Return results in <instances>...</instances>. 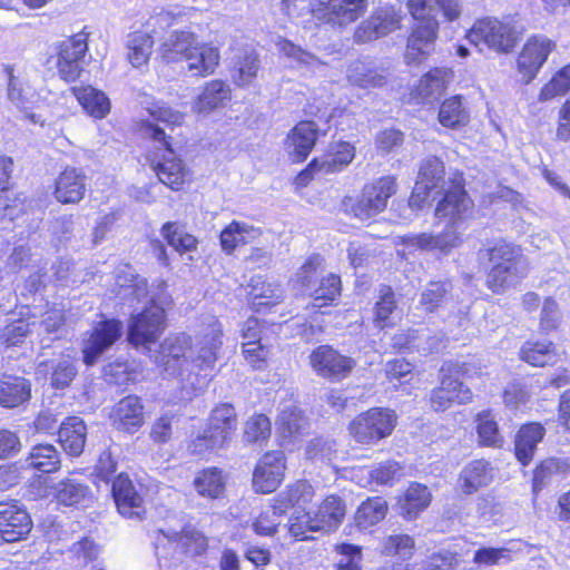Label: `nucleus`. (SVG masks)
Listing matches in <instances>:
<instances>
[{"mask_svg": "<svg viewBox=\"0 0 570 570\" xmlns=\"http://www.w3.org/2000/svg\"><path fill=\"white\" fill-rule=\"evenodd\" d=\"M491 268L487 276V285L493 293L515 286L529 273V262L520 247L498 243L489 249Z\"/></svg>", "mask_w": 570, "mask_h": 570, "instance_id": "nucleus-1", "label": "nucleus"}, {"mask_svg": "<svg viewBox=\"0 0 570 570\" xmlns=\"http://www.w3.org/2000/svg\"><path fill=\"white\" fill-rule=\"evenodd\" d=\"M142 135L154 140L155 150L148 156L150 165L158 179L169 188L178 190L186 181L188 169L183 159L171 149L169 136L164 128L151 122L144 126Z\"/></svg>", "mask_w": 570, "mask_h": 570, "instance_id": "nucleus-2", "label": "nucleus"}, {"mask_svg": "<svg viewBox=\"0 0 570 570\" xmlns=\"http://www.w3.org/2000/svg\"><path fill=\"white\" fill-rule=\"evenodd\" d=\"M519 36L512 18L499 20L487 17L474 22L466 38L481 50L485 47L497 53H510L517 46Z\"/></svg>", "mask_w": 570, "mask_h": 570, "instance_id": "nucleus-3", "label": "nucleus"}, {"mask_svg": "<svg viewBox=\"0 0 570 570\" xmlns=\"http://www.w3.org/2000/svg\"><path fill=\"white\" fill-rule=\"evenodd\" d=\"M237 429V415L229 403H222L212 410L207 429L189 445L193 454L203 455L208 451L226 446Z\"/></svg>", "mask_w": 570, "mask_h": 570, "instance_id": "nucleus-4", "label": "nucleus"}, {"mask_svg": "<svg viewBox=\"0 0 570 570\" xmlns=\"http://www.w3.org/2000/svg\"><path fill=\"white\" fill-rule=\"evenodd\" d=\"M395 424L394 411L374 407L357 415L350 424V432L356 442L371 444L389 436Z\"/></svg>", "mask_w": 570, "mask_h": 570, "instance_id": "nucleus-5", "label": "nucleus"}, {"mask_svg": "<svg viewBox=\"0 0 570 570\" xmlns=\"http://www.w3.org/2000/svg\"><path fill=\"white\" fill-rule=\"evenodd\" d=\"M190 354L191 337L185 333L171 334L160 344L155 362L169 375L184 379L185 372H190Z\"/></svg>", "mask_w": 570, "mask_h": 570, "instance_id": "nucleus-6", "label": "nucleus"}, {"mask_svg": "<svg viewBox=\"0 0 570 570\" xmlns=\"http://www.w3.org/2000/svg\"><path fill=\"white\" fill-rule=\"evenodd\" d=\"M122 334V324L117 320L98 322L82 337L81 353L83 363L95 365L100 356L112 346Z\"/></svg>", "mask_w": 570, "mask_h": 570, "instance_id": "nucleus-7", "label": "nucleus"}, {"mask_svg": "<svg viewBox=\"0 0 570 570\" xmlns=\"http://www.w3.org/2000/svg\"><path fill=\"white\" fill-rule=\"evenodd\" d=\"M367 7V0H315L313 16L325 23L346 27L361 18Z\"/></svg>", "mask_w": 570, "mask_h": 570, "instance_id": "nucleus-8", "label": "nucleus"}, {"mask_svg": "<svg viewBox=\"0 0 570 570\" xmlns=\"http://www.w3.org/2000/svg\"><path fill=\"white\" fill-rule=\"evenodd\" d=\"M556 42L546 36H532L523 45L517 60L518 72L524 83H530L539 73Z\"/></svg>", "mask_w": 570, "mask_h": 570, "instance_id": "nucleus-9", "label": "nucleus"}, {"mask_svg": "<svg viewBox=\"0 0 570 570\" xmlns=\"http://www.w3.org/2000/svg\"><path fill=\"white\" fill-rule=\"evenodd\" d=\"M445 167L441 159L431 156L422 160L419 169L417 179L409 199V205L413 209H421L433 189L445 188Z\"/></svg>", "mask_w": 570, "mask_h": 570, "instance_id": "nucleus-10", "label": "nucleus"}, {"mask_svg": "<svg viewBox=\"0 0 570 570\" xmlns=\"http://www.w3.org/2000/svg\"><path fill=\"white\" fill-rule=\"evenodd\" d=\"M88 51V33L78 32L58 45L57 69L62 79L75 81L82 71V61Z\"/></svg>", "mask_w": 570, "mask_h": 570, "instance_id": "nucleus-11", "label": "nucleus"}, {"mask_svg": "<svg viewBox=\"0 0 570 570\" xmlns=\"http://www.w3.org/2000/svg\"><path fill=\"white\" fill-rule=\"evenodd\" d=\"M397 190V183L394 176H383L363 188L362 197L354 208L355 216L366 219L383 212L387 200Z\"/></svg>", "mask_w": 570, "mask_h": 570, "instance_id": "nucleus-12", "label": "nucleus"}, {"mask_svg": "<svg viewBox=\"0 0 570 570\" xmlns=\"http://www.w3.org/2000/svg\"><path fill=\"white\" fill-rule=\"evenodd\" d=\"M309 364L314 372L324 377L340 381L350 375L356 362L328 345L316 347L309 355Z\"/></svg>", "mask_w": 570, "mask_h": 570, "instance_id": "nucleus-13", "label": "nucleus"}, {"mask_svg": "<svg viewBox=\"0 0 570 570\" xmlns=\"http://www.w3.org/2000/svg\"><path fill=\"white\" fill-rule=\"evenodd\" d=\"M355 157V148L350 142L336 144L332 151L320 158H315L305 170L299 173L296 180L298 185H307L316 174H333L341 171Z\"/></svg>", "mask_w": 570, "mask_h": 570, "instance_id": "nucleus-14", "label": "nucleus"}, {"mask_svg": "<svg viewBox=\"0 0 570 570\" xmlns=\"http://www.w3.org/2000/svg\"><path fill=\"white\" fill-rule=\"evenodd\" d=\"M111 493L118 512L126 519L141 521L146 514L145 500L125 473L112 481Z\"/></svg>", "mask_w": 570, "mask_h": 570, "instance_id": "nucleus-15", "label": "nucleus"}, {"mask_svg": "<svg viewBox=\"0 0 570 570\" xmlns=\"http://www.w3.org/2000/svg\"><path fill=\"white\" fill-rule=\"evenodd\" d=\"M223 326L212 318L203 328L196 350L190 354V368L196 367L199 371L213 370L217 361V351L222 347Z\"/></svg>", "mask_w": 570, "mask_h": 570, "instance_id": "nucleus-16", "label": "nucleus"}, {"mask_svg": "<svg viewBox=\"0 0 570 570\" xmlns=\"http://www.w3.org/2000/svg\"><path fill=\"white\" fill-rule=\"evenodd\" d=\"M166 328V315L161 311L145 308L134 315L128 325V340L132 345L155 343Z\"/></svg>", "mask_w": 570, "mask_h": 570, "instance_id": "nucleus-17", "label": "nucleus"}, {"mask_svg": "<svg viewBox=\"0 0 570 570\" xmlns=\"http://www.w3.org/2000/svg\"><path fill=\"white\" fill-rule=\"evenodd\" d=\"M286 469L285 454L272 451L263 455L253 473V487L256 492L271 493L281 484Z\"/></svg>", "mask_w": 570, "mask_h": 570, "instance_id": "nucleus-18", "label": "nucleus"}, {"mask_svg": "<svg viewBox=\"0 0 570 570\" xmlns=\"http://www.w3.org/2000/svg\"><path fill=\"white\" fill-rule=\"evenodd\" d=\"M401 14L393 7H381L355 30L356 42H368L401 27Z\"/></svg>", "mask_w": 570, "mask_h": 570, "instance_id": "nucleus-19", "label": "nucleus"}, {"mask_svg": "<svg viewBox=\"0 0 570 570\" xmlns=\"http://www.w3.org/2000/svg\"><path fill=\"white\" fill-rule=\"evenodd\" d=\"M473 202L461 185H452L439 202L435 216L445 219L450 225L458 226L472 216Z\"/></svg>", "mask_w": 570, "mask_h": 570, "instance_id": "nucleus-20", "label": "nucleus"}, {"mask_svg": "<svg viewBox=\"0 0 570 570\" xmlns=\"http://www.w3.org/2000/svg\"><path fill=\"white\" fill-rule=\"evenodd\" d=\"M31 528V519L24 509L16 502H0V538L3 541H19L26 538Z\"/></svg>", "mask_w": 570, "mask_h": 570, "instance_id": "nucleus-21", "label": "nucleus"}, {"mask_svg": "<svg viewBox=\"0 0 570 570\" xmlns=\"http://www.w3.org/2000/svg\"><path fill=\"white\" fill-rule=\"evenodd\" d=\"M438 31V20H430L428 24H416L413 28L404 53L407 65H419L434 51Z\"/></svg>", "mask_w": 570, "mask_h": 570, "instance_id": "nucleus-22", "label": "nucleus"}, {"mask_svg": "<svg viewBox=\"0 0 570 570\" xmlns=\"http://www.w3.org/2000/svg\"><path fill=\"white\" fill-rule=\"evenodd\" d=\"M472 401V392L458 377L444 375L439 387L430 395L431 407L439 412L445 411L453 403L465 404Z\"/></svg>", "mask_w": 570, "mask_h": 570, "instance_id": "nucleus-23", "label": "nucleus"}, {"mask_svg": "<svg viewBox=\"0 0 570 570\" xmlns=\"http://www.w3.org/2000/svg\"><path fill=\"white\" fill-rule=\"evenodd\" d=\"M318 135V126L314 121H301L286 139L287 150L293 161H304L312 151Z\"/></svg>", "mask_w": 570, "mask_h": 570, "instance_id": "nucleus-24", "label": "nucleus"}, {"mask_svg": "<svg viewBox=\"0 0 570 570\" xmlns=\"http://www.w3.org/2000/svg\"><path fill=\"white\" fill-rule=\"evenodd\" d=\"M144 406L136 395L121 399L112 409L114 425L122 431L135 432L144 423Z\"/></svg>", "mask_w": 570, "mask_h": 570, "instance_id": "nucleus-25", "label": "nucleus"}, {"mask_svg": "<svg viewBox=\"0 0 570 570\" xmlns=\"http://www.w3.org/2000/svg\"><path fill=\"white\" fill-rule=\"evenodd\" d=\"M86 191V176L76 168H66L56 179L55 198L61 204H78Z\"/></svg>", "mask_w": 570, "mask_h": 570, "instance_id": "nucleus-26", "label": "nucleus"}, {"mask_svg": "<svg viewBox=\"0 0 570 570\" xmlns=\"http://www.w3.org/2000/svg\"><path fill=\"white\" fill-rule=\"evenodd\" d=\"M275 46L278 53L288 61L292 68L316 72L326 66V63L314 53L286 38L278 37L275 40Z\"/></svg>", "mask_w": 570, "mask_h": 570, "instance_id": "nucleus-27", "label": "nucleus"}, {"mask_svg": "<svg viewBox=\"0 0 570 570\" xmlns=\"http://www.w3.org/2000/svg\"><path fill=\"white\" fill-rule=\"evenodd\" d=\"M493 480L491 463L485 460H473L465 465L459 475V488L465 494H473L488 487Z\"/></svg>", "mask_w": 570, "mask_h": 570, "instance_id": "nucleus-28", "label": "nucleus"}, {"mask_svg": "<svg viewBox=\"0 0 570 570\" xmlns=\"http://www.w3.org/2000/svg\"><path fill=\"white\" fill-rule=\"evenodd\" d=\"M230 99L229 86L219 79L208 81L193 104V111L209 114Z\"/></svg>", "mask_w": 570, "mask_h": 570, "instance_id": "nucleus-29", "label": "nucleus"}, {"mask_svg": "<svg viewBox=\"0 0 570 570\" xmlns=\"http://www.w3.org/2000/svg\"><path fill=\"white\" fill-rule=\"evenodd\" d=\"M220 55L218 48L212 43H202L197 40L195 48L190 50L185 59L187 68L193 75L206 77L212 75L219 63Z\"/></svg>", "mask_w": 570, "mask_h": 570, "instance_id": "nucleus-30", "label": "nucleus"}, {"mask_svg": "<svg viewBox=\"0 0 570 570\" xmlns=\"http://www.w3.org/2000/svg\"><path fill=\"white\" fill-rule=\"evenodd\" d=\"M58 435L61 446L69 455L78 456L82 453L87 438V426L80 417L71 416L62 421Z\"/></svg>", "mask_w": 570, "mask_h": 570, "instance_id": "nucleus-31", "label": "nucleus"}, {"mask_svg": "<svg viewBox=\"0 0 570 570\" xmlns=\"http://www.w3.org/2000/svg\"><path fill=\"white\" fill-rule=\"evenodd\" d=\"M262 235V230L249 224L233 220L219 235L222 249L230 255L239 245H246L254 242Z\"/></svg>", "mask_w": 570, "mask_h": 570, "instance_id": "nucleus-32", "label": "nucleus"}, {"mask_svg": "<svg viewBox=\"0 0 570 570\" xmlns=\"http://www.w3.org/2000/svg\"><path fill=\"white\" fill-rule=\"evenodd\" d=\"M197 37L189 31H173L160 45V56L167 62L185 60L195 48Z\"/></svg>", "mask_w": 570, "mask_h": 570, "instance_id": "nucleus-33", "label": "nucleus"}, {"mask_svg": "<svg viewBox=\"0 0 570 570\" xmlns=\"http://www.w3.org/2000/svg\"><path fill=\"white\" fill-rule=\"evenodd\" d=\"M154 47L151 32L138 30L129 33L126 39L127 60L137 69L147 66Z\"/></svg>", "mask_w": 570, "mask_h": 570, "instance_id": "nucleus-34", "label": "nucleus"}, {"mask_svg": "<svg viewBox=\"0 0 570 570\" xmlns=\"http://www.w3.org/2000/svg\"><path fill=\"white\" fill-rule=\"evenodd\" d=\"M60 453L50 443L33 445L24 459V465L42 473H53L60 468Z\"/></svg>", "mask_w": 570, "mask_h": 570, "instance_id": "nucleus-35", "label": "nucleus"}, {"mask_svg": "<svg viewBox=\"0 0 570 570\" xmlns=\"http://www.w3.org/2000/svg\"><path fill=\"white\" fill-rule=\"evenodd\" d=\"M431 501L432 493L429 488L414 482L399 500L401 514L407 520H413L430 505Z\"/></svg>", "mask_w": 570, "mask_h": 570, "instance_id": "nucleus-36", "label": "nucleus"}, {"mask_svg": "<svg viewBox=\"0 0 570 570\" xmlns=\"http://www.w3.org/2000/svg\"><path fill=\"white\" fill-rule=\"evenodd\" d=\"M453 72L449 68H434L422 76L416 87L417 95L429 102H432L444 92L452 80Z\"/></svg>", "mask_w": 570, "mask_h": 570, "instance_id": "nucleus-37", "label": "nucleus"}, {"mask_svg": "<svg viewBox=\"0 0 570 570\" xmlns=\"http://www.w3.org/2000/svg\"><path fill=\"white\" fill-rule=\"evenodd\" d=\"M546 433L544 428L539 423H529L519 430L514 448L518 460L523 464H528L534 454L537 444L541 442Z\"/></svg>", "mask_w": 570, "mask_h": 570, "instance_id": "nucleus-38", "label": "nucleus"}, {"mask_svg": "<svg viewBox=\"0 0 570 570\" xmlns=\"http://www.w3.org/2000/svg\"><path fill=\"white\" fill-rule=\"evenodd\" d=\"M72 91L89 116L102 119L110 112V100L104 91L91 86L75 87Z\"/></svg>", "mask_w": 570, "mask_h": 570, "instance_id": "nucleus-39", "label": "nucleus"}, {"mask_svg": "<svg viewBox=\"0 0 570 570\" xmlns=\"http://www.w3.org/2000/svg\"><path fill=\"white\" fill-rule=\"evenodd\" d=\"M159 532L169 541L177 542L181 549L191 556H200L207 549V538L191 525L184 527L180 531L171 528L160 529Z\"/></svg>", "mask_w": 570, "mask_h": 570, "instance_id": "nucleus-40", "label": "nucleus"}, {"mask_svg": "<svg viewBox=\"0 0 570 570\" xmlns=\"http://www.w3.org/2000/svg\"><path fill=\"white\" fill-rule=\"evenodd\" d=\"M346 77L353 86L361 88L382 87L386 82V76L383 70L361 60L354 61L348 66Z\"/></svg>", "mask_w": 570, "mask_h": 570, "instance_id": "nucleus-41", "label": "nucleus"}, {"mask_svg": "<svg viewBox=\"0 0 570 570\" xmlns=\"http://www.w3.org/2000/svg\"><path fill=\"white\" fill-rule=\"evenodd\" d=\"M30 397V384L23 377L3 375L0 380V404L14 407Z\"/></svg>", "mask_w": 570, "mask_h": 570, "instance_id": "nucleus-42", "label": "nucleus"}, {"mask_svg": "<svg viewBox=\"0 0 570 570\" xmlns=\"http://www.w3.org/2000/svg\"><path fill=\"white\" fill-rule=\"evenodd\" d=\"M8 76V98L18 108L30 109L37 101L35 89L23 79L13 75L10 66L6 67Z\"/></svg>", "mask_w": 570, "mask_h": 570, "instance_id": "nucleus-43", "label": "nucleus"}, {"mask_svg": "<svg viewBox=\"0 0 570 570\" xmlns=\"http://www.w3.org/2000/svg\"><path fill=\"white\" fill-rule=\"evenodd\" d=\"M455 227L456 226L450 225L445 232L439 235H431L426 233L414 235L410 240L412 245L417 246L421 249H439L441 252H448L451 248L456 247L461 242L460 234L456 233Z\"/></svg>", "mask_w": 570, "mask_h": 570, "instance_id": "nucleus-44", "label": "nucleus"}, {"mask_svg": "<svg viewBox=\"0 0 570 570\" xmlns=\"http://www.w3.org/2000/svg\"><path fill=\"white\" fill-rule=\"evenodd\" d=\"M160 233L167 244L180 254L197 249V238L188 233L184 225L177 222L165 223Z\"/></svg>", "mask_w": 570, "mask_h": 570, "instance_id": "nucleus-45", "label": "nucleus"}, {"mask_svg": "<svg viewBox=\"0 0 570 570\" xmlns=\"http://www.w3.org/2000/svg\"><path fill=\"white\" fill-rule=\"evenodd\" d=\"M259 70V59L255 50H245L239 53L233 67V80L238 87H246L253 82Z\"/></svg>", "mask_w": 570, "mask_h": 570, "instance_id": "nucleus-46", "label": "nucleus"}, {"mask_svg": "<svg viewBox=\"0 0 570 570\" xmlns=\"http://www.w3.org/2000/svg\"><path fill=\"white\" fill-rule=\"evenodd\" d=\"M314 497V488L307 481L299 480L294 484L287 487V489L281 492L275 500L276 503L287 511L288 508L297 507L299 509H306V505L312 501Z\"/></svg>", "mask_w": 570, "mask_h": 570, "instance_id": "nucleus-47", "label": "nucleus"}, {"mask_svg": "<svg viewBox=\"0 0 570 570\" xmlns=\"http://www.w3.org/2000/svg\"><path fill=\"white\" fill-rule=\"evenodd\" d=\"M469 111L462 102L461 96H453L445 99L439 110V121L448 128H460L468 125Z\"/></svg>", "mask_w": 570, "mask_h": 570, "instance_id": "nucleus-48", "label": "nucleus"}, {"mask_svg": "<svg viewBox=\"0 0 570 570\" xmlns=\"http://www.w3.org/2000/svg\"><path fill=\"white\" fill-rule=\"evenodd\" d=\"M53 494L58 503L63 505H76L86 501L90 495L87 485L76 479L67 478L53 487Z\"/></svg>", "mask_w": 570, "mask_h": 570, "instance_id": "nucleus-49", "label": "nucleus"}, {"mask_svg": "<svg viewBox=\"0 0 570 570\" xmlns=\"http://www.w3.org/2000/svg\"><path fill=\"white\" fill-rule=\"evenodd\" d=\"M314 514L320 525H324L322 531L330 532L342 522L345 507L340 498L331 495L322 502Z\"/></svg>", "mask_w": 570, "mask_h": 570, "instance_id": "nucleus-50", "label": "nucleus"}, {"mask_svg": "<svg viewBox=\"0 0 570 570\" xmlns=\"http://www.w3.org/2000/svg\"><path fill=\"white\" fill-rule=\"evenodd\" d=\"M387 512V503L383 498L375 497L364 501L355 514L356 525L367 529L382 521Z\"/></svg>", "mask_w": 570, "mask_h": 570, "instance_id": "nucleus-51", "label": "nucleus"}, {"mask_svg": "<svg viewBox=\"0 0 570 570\" xmlns=\"http://www.w3.org/2000/svg\"><path fill=\"white\" fill-rule=\"evenodd\" d=\"M253 306L259 311L262 307H271L282 302L284 292L278 284L256 281L249 292Z\"/></svg>", "mask_w": 570, "mask_h": 570, "instance_id": "nucleus-52", "label": "nucleus"}, {"mask_svg": "<svg viewBox=\"0 0 570 570\" xmlns=\"http://www.w3.org/2000/svg\"><path fill=\"white\" fill-rule=\"evenodd\" d=\"M194 487L202 497L218 498L225 489L222 471L217 468L202 471L194 480Z\"/></svg>", "mask_w": 570, "mask_h": 570, "instance_id": "nucleus-53", "label": "nucleus"}, {"mask_svg": "<svg viewBox=\"0 0 570 570\" xmlns=\"http://www.w3.org/2000/svg\"><path fill=\"white\" fill-rule=\"evenodd\" d=\"M451 289L449 281L430 282L421 293L420 305L425 312L432 313L448 301Z\"/></svg>", "mask_w": 570, "mask_h": 570, "instance_id": "nucleus-54", "label": "nucleus"}, {"mask_svg": "<svg viewBox=\"0 0 570 570\" xmlns=\"http://www.w3.org/2000/svg\"><path fill=\"white\" fill-rule=\"evenodd\" d=\"M520 357L532 366H544L556 357L551 342H527L520 350Z\"/></svg>", "mask_w": 570, "mask_h": 570, "instance_id": "nucleus-55", "label": "nucleus"}, {"mask_svg": "<svg viewBox=\"0 0 570 570\" xmlns=\"http://www.w3.org/2000/svg\"><path fill=\"white\" fill-rule=\"evenodd\" d=\"M476 423L478 438L481 445L492 448L502 446L503 438L490 411L479 413L476 415Z\"/></svg>", "mask_w": 570, "mask_h": 570, "instance_id": "nucleus-56", "label": "nucleus"}, {"mask_svg": "<svg viewBox=\"0 0 570 570\" xmlns=\"http://www.w3.org/2000/svg\"><path fill=\"white\" fill-rule=\"evenodd\" d=\"M415 549L414 539L405 533L387 535L381 543V552L389 557H400L403 560L411 559Z\"/></svg>", "mask_w": 570, "mask_h": 570, "instance_id": "nucleus-57", "label": "nucleus"}, {"mask_svg": "<svg viewBox=\"0 0 570 570\" xmlns=\"http://www.w3.org/2000/svg\"><path fill=\"white\" fill-rule=\"evenodd\" d=\"M341 294V279L337 275L328 274L317 281L315 288L311 292L314 299L313 308H320L326 305L327 302L334 301Z\"/></svg>", "mask_w": 570, "mask_h": 570, "instance_id": "nucleus-58", "label": "nucleus"}, {"mask_svg": "<svg viewBox=\"0 0 570 570\" xmlns=\"http://www.w3.org/2000/svg\"><path fill=\"white\" fill-rule=\"evenodd\" d=\"M323 258L320 255L311 256L295 275V286L303 294L311 296V292L315 288L318 281V269L321 268Z\"/></svg>", "mask_w": 570, "mask_h": 570, "instance_id": "nucleus-59", "label": "nucleus"}, {"mask_svg": "<svg viewBox=\"0 0 570 570\" xmlns=\"http://www.w3.org/2000/svg\"><path fill=\"white\" fill-rule=\"evenodd\" d=\"M570 89V65L560 69L552 79L543 86L539 94V101L546 102L564 95Z\"/></svg>", "mask_w": 570, "mask_h": 570, "instance_id": "nucleus-60", "label": "nucleus"}, {"mask_svg": "<svg viewBox=\"0 0 570 570\" xmlns=\"http://www.w3.org/2000/svg\"><path fill=\"white\" fill-rule=\"evenodd\" d=\"M396 306L397 304L392 288L382 286L380 288L379 299L374 306V322L377 327L383 328L389 325L390 316Z\"/></svg>", "mask_w": 570, "mask_h": 570, "instance_id": "nucleus-61", "label": "nucleus"}, {"mask_svg": "<svg viewBox=\"0 0 570 570\" xmlns=\"http://www.w3.org/2000/svg\"><path fill=\"white\" fill-rule=\"evenodd\" d=\"M51 385L56 389L67 387L76 377L78 370L69 355L60 357L51 366Z\"/></svg>", "mask_w": 570, "mask_h": 570, "instance_id": "nucleus-62", "label": "nucleus"}, {"mask_svg": "<svg viewBox=\"0 0 570 570\" xmlns=\"http://www.w3.org/2000/svg\"><path fill=\"white\" fill-rule=\"evenodd\" d=\"M33 328L31 322L26 320H16L0 330V341L6 346H13L21 343Z\"/></svg>", "mask_w": 570, "mask_h": 570, "instance_id": "nucleus-63", "label": "nucleus"}, {"mask_svg": "<svg viewBox=\"0 0 570 570\" xmlns=\"http://www.w3.org/2000/svg\"><path fill=\"white\" fill-rule=\"evenodd\" d=\"M31 325L33 332L39 336L52 334L65 325V311L55 306L42 315L41 321H32Z\"/></svg>", "mask_w": 570, "mask_h": 570, "instance_id": "nucleus-64", "label": "nucleus"}]
</instances>
